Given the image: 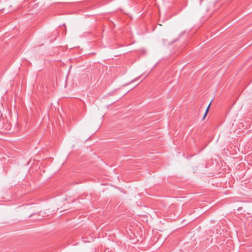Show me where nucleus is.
<instances>
[{
  "label": "nucleus",
  "instance_id": "obj_1",
  "mask_svg": "<svg viewBox=\"0 0 252 252\" xmlns=\"http://www.w3.org/2000/svg\"><path fill=\"white\" fill-rule=\"evenodd\" d=\"M209 106H210V104L209 105V106H208V107H207V109L206 110V112H205V114L204 115V116H203V119L205 118V117H206V116L207 115V113L208 112V109H209Z\"/></svg>",
  "mask_w": 252,
  "mask_h": 252
}]
</instances>
